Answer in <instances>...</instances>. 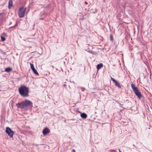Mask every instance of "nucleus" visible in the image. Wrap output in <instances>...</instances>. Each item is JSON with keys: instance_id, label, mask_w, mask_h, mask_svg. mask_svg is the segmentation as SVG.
<instances>
[{"instance_id": "obj_1", "label": "nucleus", "mask_w": 152, "mask_h": 152, "mask_svg": "<svg viewBox=\"0 0 152 152\" xmlns=\"http://www.w3.org/2000/svg\"><path fill=\"white\" fill-rule=\"evenodd\" d=\"M19 93L23 97H26L28 96L29 90L28 87L24 85H21L18 89Z\"/></svg>"}, {"instance_id": "obj_2", "label": "nucleus", "mask_w": 152, "mask_h": 152, "mask_svg": "<svg viewBox=\"0 0 152 152\" xmlns=\"http://www.w3.org/2000/svg\"><path fill=\"white\" fill-rule=\"evenodd\" d=\"M131 86L133 91L134 92L135 94L137 96L138 98L144 101L145 98L144 97L142 94L137 88L135 86L134 84L132 83L131 84Z\"/></svg>"}, {"instance_id": "obj_3", "label": "nucleus", "mask_w": 152, "mask_h": 152, "mask_svg": "<svg viewBox=\"0 0 152 152\" xmlns=\"http://www.w3.org/2000/svg\"><path fill=\"white\" fill-rule=\"evenodd\" d=\"M26 9V8L24 7H22L19 9L18 15L20 18H23L24 16Z\"/></svg>"}, {"instance_id": "obj_4", "label": "nucleus", "mask_w": 152, "mask_h": 152, "mask_svg": "<svg viewBox=\"0 0 152 152\" xmlns=\"http://www.w3.org/2000/svg\"><path fill=\"white\" fill-rule=\"evenodd\" d=\"M16 105L17 107L22 109L28 107L25 100L16 104Z\"/></svg>"}, {"instance_id": "obj_5", "label": "nucleus", "mask_w": 152, "mask_h": 152, "mask_svg": "<svg viewBox=\"0 0 152 152\" xmlns=\"http://www.w3.org/2000/svg\"><path fill=\"white\" fill-rule=\"evenodd\" d=\"M5 132L11 137H13L14 132L10 127H7L6 128Z\"/></svg>"}, {"instance_id": "obj_6", "label": "nucleus", "mask_w": 152, "mask_h": 152, "mask_svg": "<svg viewBox=\"0 0 152 152\" xmlns=\"http://www.w3.org/2000/svg\"><path fill=\"white\" fill-rule=\"evenodd\" d=\"M43 135L44 136L46 135L47 134L50 132V130L48 128H46L44 129L42 132Z\"/></svg>"}, {"instance_id": "obj_7", "label": "nucleus", "mask_w": 152, "mask_h": 152, "mask_svg": "<svg viewBox=\"0 0 152 152\" xmlns=\"http://www.w3.org/2000/svg\"><path fill=\"white\" fill-rule=\"evenodd\" d=\"M25 101L27 107H30L31 106L32 107L33 103L31 101L28 100H25Z\"/></svg>"}, {"instance_id": "obj_8", "label": "nucleus", "mask_w": 152, "mask_h": 152, "mask_svg": "<svg viewBox=\"0 0 152 152\" xmlns=\"http://www.w3.org/2000/svg\"><path fill=\"white\" fill-rule=\"evenodd\" d=\"M103 67V64L101 63L97 64L96 66L97 69L98 70H99Z\"/></svg>"}, {"instance_id": "obj_9", "label": "nucleus", "mask_w": 152, "mask_h": 152, "mask_svg": "<svg viewBox=\"0 0 152 152\" xmlns=\"http://www.w3.org/2000/svg\"><path fill=\"white\" fill-rule=\"evenodd\" d=\"M80 116L81 118L85 119L87 118V115L86 113H82L81 114Z\"/></svg>"}, {"instance_id": "obj_10", "label": "nucleus", "mask_w": 152, "mask_h": 152, "mask_svg": "<svg viewBox=\"0 0 152 152\" xmlns=\"http://www.w3.org/2000/svg\"><path fill=\"white\" fill-rule=\"evenodd\" d=\"M13 5V2L12 0H10L9 2L8 8L10 9Z\"/></svg>"}, {"instance_id": "obj_11", "label": "nucleus", "mask_w": 152, "mask_h": 152, "mask_svg": "<svg viewBox=\"0 0 152 152\" xmlns=\"http://www.w3.org/2000/svg\"><path fill=\"white\" fill-rule=\"evenodd\" d=\"M12 68H10V67H8L6 68L5 69V71L7 72H9L12 71Z\"/></svg>"}, {"instance_id": "obj_12", "label": "nucleus", "mask_w": 152, "mask_h": 152, "mask_svg": "<svg viewBox=\"0 0 152 152\" xmlns=\"http://www.w3.org/2000/svg\"><path fill=\"white\" fill-rule=\"evenodd\" d=\"M33 72L37 76H38L39 75V73L37 72L36 69L34 68V69L32 70Z\"/></svg>"}, {"instance_id": "obj_13", "label": "nucleus", "mask_w": 152, "mask_h": 152, "mask_svg": "<svg viewBox=\"0 0 152 152\" xmlns=\"http://www.w3.org/2000/svg\"><path fill=\"white\" fill-rule=\"evenodd\" d=\"M115 83L116 86H117L119 88H121V86L120 84L117 81Z\"/></svg>"}, {"instance_id": "obj_14", "label": "nucleus", "mask_w": 152, "mask_h": 152, "mask_svg": "<svg viewBox=\"0 0 152 152\" xmlns=\"http://www.w3.org/2000/svg\"><path fill=\"white\" fill-rule=\"evenodd\" d=\"M17 23H16V24L14 25V26H11V27H10L9 28H11V29H13V30L14 29H15L16 27H17Z\"/></svg>"}, {"instance_id": "obj_15", "label": "nucleus", "mask_w": 152, "mask_h": 152, "mask_svg": "<svg viewBox=\"0 0 152 152\" xmlns=\"http://www.w3.org/2000/svg\"><path fill=\"white\" fill-rule=\"evenodd\" d=\"M110 40L111 42H113V36L112 34H110Z\"/></svg>"}, {"instance_id": "obj_16", "label": "nucleus", "mask_w": 152, "mask_h": 152, "mask_svg": "<svg viewBox=\"0 0 152 152\" xmlns=\"http://www.w3.org/2000/svg\"><path fill=\"white\" fill-rule=\"evenodd\" d=\"M1 41L2 42L4 41L6 39L5 37L3 36H1Z\"/></svg>"}, {"instance_id": "obj_17", "label": "nucleus", "mask_w": 152, "mask_h": 152, "mask_svg": "<svg viewBox=\"0 0 152 152\" xmlns=\"http://www.w3.org/2000/svg\"><path fill=\"white\" fill-rule=\"evenodd\" d=\"M30 66L31 68V69L32 70L34 69L35 68L34 67V65L33 64L30 63Z\"/></svg>"}, {"instance_id": "obj_18", "label": "nucleus", "mask_w": 152, "mask_h": 152, "mask_svg": "<svg viewBox=\"0 0 152 152\" xmlns=\"http://www.w3.org/2000/svg\"><path fill=\"white\" fill-rule=\"evenodd\" d=\"M111 80L113 81V82L114 83L116 81V80L114 78H113L112 77H111Z\"/></svg>"}, {"instance_id": "obj_19", "label": "nucleus", "mask_w": 152, "mask_h": 152, "mask_svg": "<svg viewBox=\"0 0 152 152\" xmlns=\"http://www.w3.org/2000/svg\"><path fill=\"white\" fill-rule=\"evenodd\" d=\"M88 52L89 53H91L92 54H94V52L93 51H92V50H89L88 51Z\"/></svg>"}, {"instance_id": "obj_20", "label": "nucleus", "mask_w": 152, "mask_h": 152, "mask_svg": "<svg viewBox=\"0 0 152 152\" xmlns=\"http://www.w3.org/2000/svg\"><path fill=\"white\" fill-rule=\"evenodd\" d=\"M6 35V34L4 32L1 35V36L4 37Z\"/></svg>"}, {"instance_id": "obj_21", "label": "nucleus", "mask_w": 152, "mask_h": 152, "mask_svg": "<svg viewBox=\"0 0 152 152\" xmlns=\"http://www.w3.org/2000/svg\"><path fill=\"white\" fill-rule=\"evenodd\" d=\"M115 151H116L115 150H111L110 151V152H115Z\"/></svg>"}, {"instance_id": "obj_22", "label": "nucleus", "mask_w": 152, "mask_h": 152, "mask_svg": "<svg viewBox=\"0 0 152 152\" xmlns=\"http://www.w3.org/2000/svg\"><path fill=\"white\" fill-rule=\"evenodd\" d=\"M126 102H127L129 104H131V102H128V100H126Z\"/></svg>"}, {"instance_id": "obj_23", "label": "nucleus", "mask_w": 152, "mask_h": 152, "mask_svg": "<svg viewBox=\"0 0 152 152\" xmlns=\"http://www.w3.org/2000/svg\"><path fill=\"white\" fill-rule=\"evenodd\" d=\"M84 90H85V88H82V91H84Z\"/></svg>"}, {"instance_id": "obj_24", "label": "nucleus", "mask_w": 152, "mask_h": 152, "mask_svg": "<svg viewBox=\"0 0 152 152\" xmlns=\"http://www.w3.org/2000/svg\"><path fill=\"white\" fill-rule=\"evenodd\" d=\"M72 152H75V151L74 149H72Z\"/></svg>"}, {"instance_id": "obj_25", "label": "nucleus", "mask_w": 152, "mask_h": 152, "mask_svg": "<svg viewBox=\"0 0 152 152\" xmlns=\"http://www.w3.org/2000/svg\"><path fill=\"white\" fill-rule=\"evenodd\" d=\"M39 19L41 20H42L43 19V18H40Z\"/></svg>"}, {"instance_id": "obj_26", "label": "nucleus", "mask_w": 152, "mask_h": 152, "mask_svg": "<svg viewBox=\"0 0 152 152\" xmlns=\"http://www.w3.org/2000/svg\"><path fill=\"white\" fill-rule=\"evenodd\" d=\"M85 4H88V3H87L86 1H85Z\"/></svg>"}, {"instance_id": "obj_27", "label": "nucleus", "mask_w": 152, "mask_h": 152, "mask_svg": "<svg viewBox=\"0 0 152 152\" xmlns=\"http://www.w3.org/2000/svg\"><path fill=\"white\" fill-rule=\"evenodd\" d=\"M118 150H119V152H121V151H120V149H118Z\"/></svg>"}, {"instance_id": "obj_28", "label": "nucleus", "mask_w": 152, "mask_h": 152, "mask_svg": "<svg viewBox=\"0 0 152 152\" xmlns=\"http://www.w3.org/2000/svg\"><path fill=\"white\" fill-rule=\"evenodd\" d=\"M72 83H74V81H72Z\"/></svg>"}, {"instance_id": "obj_29", "label": "nucleus", "mask_w": 152, "mask_h": 152, "mask_svg": "<svg viewBox=\"0 0 152 152\" xmlns=\"http://www.w3.org/2000/svg\"><path fill=\"white\" fill-rule=\"evenodd\" d=\"M127 107L128 108V107ZM129 108H131L130 107H129Z\"/></svg>"}, {"instance_id": "obj_30", "label": "nucleus", "mask_w": 152, "mask_h": 152, "mask_svg": "<svg viewBox=\"0 0 152 152\" xmlns=\"http://www.w3.org/2000/svg\"><path fill=\"white\" fill-rule=\"evenodd\" d=\"M116 152V151L115 152Z\"/></svg>"}]
</instances>
